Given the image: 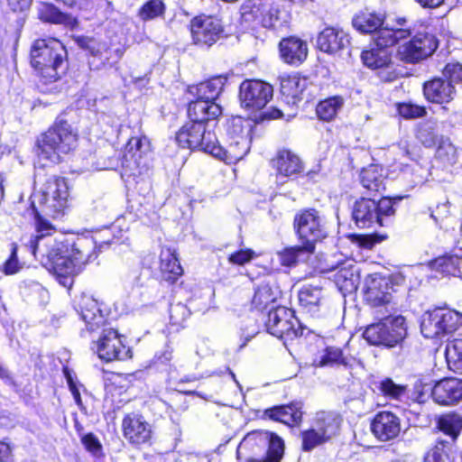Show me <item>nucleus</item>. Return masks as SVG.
I'll return each instance as SVG.
<instances>
[{"instance_id":"obj_12","label":"nucleus","mask_w":462,"mask_h":462,"mask_svg":"<svg viewBox=\"0 0 462 462\" xmlns=\"http://www.w3.org/2000/svg\"><path fill=\"white\" fill-rule=\"evenodd\" d=\"M176 142L182 148L199 149L212 154L213 146L217 143L215 133L207 131L204 125L189 120L176 134Z\"/></svg>"},{"instance_id":"obj_49","label":"nucleus","mask_w":462,"mask_h":462,"mask_svg":"<svg viewBox=\"0 0 462 462\" xmlns=\"http://www.w3.org/2000/svg\"><path fill=\"white\" fill-rule=\"evenodd\" d=\"M346 365V357L339 347L328 346L319 361L320 366Z\"/></svg>"},{"instance_id":"obj_47","label":"nucleus","mask_w":462,"mask_h":462,"mask_svg":"<svg viewBox=\"0 0 462 462\" xmlns=\"http://www.w3.org/2000/svg\"><path fill=\"white\" fill-rule=\"evenodd\" d=\"M459 259L455 256H442L432 262V268L445 274H452L457 271Z\"/></svg>"},{"instance_id":"obj_44","label":"nucleus","mask_w":462,"mask_h":462,"mask_svg":"<svg viewBox=\"0 0 462 462\" xmlns=\"http://www.w3.org/2000/svg\"><path fill=\"white\" fill-rule=\"evenodd\" d=\"M148 150V144L145 138L132 137L125 146V155L130 156L136 163L143 153Z\"/></svg>"},{"instance_id":"obj_48","label":"nucleus","mask_w":462,"mask_h":462,"mask_svg":"<svg viewBox=\"0 0 462 462\" xmlns=\"http://www.w3.org/2000/svg\"><path fill=\"white\" fill-rule=\"evenodd\" d=\"M310 252L305 249V245H297L285 249L283 252L279 254L280 262L284 266H292L304 254H310Z\"/></svg>"},{"instance_id":"obj_25","label":"nucleus","mask_w":462,"mask_h":462,"mask_svg":"<svg viewBox=\"0 0 462 462\" xmlns=\"http://www.w3.org/2000/svg\"><path fill=\"white\" fill-rule=\"evenodd\" d=\"M226 81L227 78L224 75L215 76L197 85L189 86L188 93L195 99L216 102L223 92Z\"/></svg>"},{"instance_id":"obj_36","label":"nucleus","mask_w":462,"mask_h":462,"mask_svg":"<svg viewBox=\"0 0 462 462\" xmlns=\"http://www.w3.org/2000/svg\"><path fill=\"white\" fill-rule=\"evenodd\" d=\"M39 18L46 23L64 24L73 27L77 23V20L60 12L56 6L51 4H43L39 8Z\"/></svg>"},{"instance_id":"obj_56","label":"nucleus","mask_w":462,"mask_h":462,"mask_svg":"<svg viewBox=\"0 0 462 462\" xmlns=\"http://www.w3.org/2000/svg\"><path fill=\"white\" fill-rule=\"evenodd\" d=\"M398 112L401 116L407 119L418 118L426 115V110L423 106L405 103L399 105Z\"/></svg>"},{"instance_id":"obj_42","label":"nucleus","mask_w":462,"mask_h":462,"mask_svg":"<svg viewBox=\"0 0 462 462\" xmlns=\"http://www.w3.org/2000/svg\"><path fill=\"white\" fill-rule=\"evenodd\" d=\"M302 450L311 451L318 446L328 441L315 427L301 432Z\"/></svg>"},{"instance_id":"obj_38","label":"nucleus","mask_w":462,"mask_h":462,"mask_svg":"<svg viewBox=\"0 0 462 462\" xmlns=\"http://www.w3.org/2000/svg\"><path fill=\"white\" fill-rule=\"evenodd\" d=\"M322 299V289L319 285L306 284L299 291V301L309 311H314Z\"/></svg>"},{"instance_id":"obj_64","label":"nucleus","mask_w":462,"mask_h":462,"mask_svg":"<svg viewBox=\"0 0 462 462\" xmlns=\"http://www.w3.org/2000/svg\"><path fill=\"white\" fill-rule=\"evenodd\" d=\"M424 8H436L443 4L444 0H416Z\"/></svg>"},{"instance_id":"obj_55","label":"nucleus","mask_w":462,"mask_h":462,"mask_svg":"<svg viewBox=\"0 0 462 462\" xmlns=\"http://www.w3.org/2000/svg\"><path fill=\"white\" fill-rule=\"evenodd\" d=\"M418 140L426 147H432L437 143V135L434 129L429 125H421L417 132Z\"/></svg>"},{"instance_id":"obj_8","label":"nucleus","mask_w":462,"mask_h":462,"mask_svg":"<svg viewBox=\"0 0 462 462\" xmlns=\"http://www.w3.org/2000/svg\"><path fill=\"white\" fill-rule=\"evenodd\" d=\"M394 213L393 201L389 198H383L379 201L361 199L353 206L352 217L357 226L365 228L374 225L384 226L387 218Z\"/></svg>"},{"instance_id":"obj_22","label":"nucleus","mask_w":462,"mask_h":462,"mask_svg":"<svg viewBox=\"0 0 462 462\" xmlns=\"http://www.w3.org/2000/svg\"><path fill=\"white\" fill-rule=\"evenodd\" d=\"M277 181L282 178H296L303 171L300 158L290 150H281L273 160Z\"/></svg>"},{"instance_id":"obj_62","label":"nucleus","mask_w":462,"mask_h":462,"mask_svg":"<svg viewBox=\"0 0 462 462\" xmlns=\"http://www.w3.org/2000/svg\"><path fill=\"white\" fill-rule=\"evenodd\" d=\"M11 9L14 12L27 9L32 0H7Z\"/></svg>"},{"instance_id":"obj_60","label":"nucleus","mask_w":462,"mask_h":462,"mask_svg":"<svg viewBox=\"0 0 462 462\" xmlns=\"http://www.w3.org/2000/svg\"><path fill=\"white\" fill-rule=\"evenodd\" d=\"M284 411H285V405L275 406V407L267 409L264 413L270 419L281 422L282 420V417H283Z\"/></svg>"},{"instance_id":"obj_53","label":"nucleus","mask_w":462,"mask_h":462,"mask_svg":"<svg viewBox=\"0 0 462 462\" xmlns=\"http://www.w3.org/2000/svg\"><path fill=\"white\" fill-rule=\"evenodd\" d=\"M445 442L439 441L425 456L424 462H450L448 454L444 450Z\"/></svg>"},{"instance_id":"obj_6","label":"nucleus","mask_w":462,"mask_h":462,"mask_svg":"<svg viewBox=\"0 0 462 462\" xmlns=\"http://www.w3.org/2000/svg\"><path fill=\"white\" fill-rule=\"evenodd\" d=\"M252 130L251 123L240 117L233 119L227 127V146L215 143L211 155L228 164L242 160L250 150Z\"/></svg>"},{"instance_id":"obj_17","label":"nucleus","mask_w":462,"mask_h":462,"mask_svg":"<svg viewBox=\"0 0 462 462\" xmlns=\"http://www.w3.org/2000/svg\"><path fill=\"white\" fill-rule=\"evenodd\" d=\"M223 32L220 20L214 16H198L190 23L193 42L202 47H209L216 43Z\"/></svg>"},{"instance_id":"obj_50","label":"nucleus","mask_w":462,"mask_h":462,"mask_svg":"<svg viewBox=\"0 0 462 462\" xmlns=\"http://www.w3.org/2000/svg\"><path fill=\"white\" fill-rule=\"evenodd\" d=\"M446 356L448 363H453L457 369L462 370V339H455L447 346Z\"/></svg>"},{"instance_id":"obj_40","label":"nucleus","mask_w":462,"mask_h":462,"mask_svg":"<svg viewBox=\"0 0 462 462\" xmlns=\"http://www.w3.org/2000/svg\"><path fill=\"white\" fill-rule=\"evenodd\" d=\"M92 242L86 239H79L69 247V255L72 258L73 262L77 263V269L79 272L82 265L88 262L90 256Z\"/></svg>"},{"instance_id":"obj_11","label":"nucleus","mask_w":462,"mask_h":462,"mask_svg":"<svg viewBox=\"0 0 462 462\" xmlns=\"http://www.w3.org/2000/svg\"><path fill=\"white\" fill-rule=\"evenodd\" d=\"M243 445L253 449H265L264 457H248L245 462H281L284 455V441L278 435L266 431L255 430L248 433L243 439Z\"/></svg>"},{"instance_id":"obj_4","label":"nucleus","mask_w":462,"mask_h":462,"mask_svg":"<svg viewBox=\"0 0 462 462\" xmlns=\"http://www.w3.org/2000/svg\"><path fill=\"white\" fill-rule=\"evenodd\" d=\"M69 188L64 178L51 176L48 178L42 189L32 196V207L35 215V225L38 220H44L40 210L46 216L59 217L68 208Z\"/></svg>"},{"instance_id":"obj_41","label":"nucleus","mask_w":462,"mask_h":462,"mask_svg":"<svg viewBox=\"0 0 462 462\" xmlns=\"http://www.w3.org/2000/svg\"><path fill=\"white\" fill-rule=\"evenodd\" d=\"M283 14L284 13L276 5H263L261 13V23L266 28L280 26L283 22Z\"/></svg>"},{"instance_id":"obj_23","label":"nucleus","mask_w":462,"mask_h":462,"mask_svg":"<svg viewBox=\"0 0 462 462\" xmlns=\"http://www.w3.org/2000/svg\"><path fill=\"white\" fill-rule=\"evenodd\" d=\"M76 310L90 331H94L105 324V317L97 305V301L89 295H81L77 301Z\"/></svg>"},{"instance_id":"obj_5","label":"nucleus","mask_w":462,"mask_h":462,"mask_svg":"<svg viewBox=\"0 0 462 462\" xmlns=\"http://www.w3.org/2000/svg\"><path fill=\"white\" fill-rule=\"evenodd\" d=\"M39 156L53 163L60 162L61 154H68L77 147L78 134L62 117H58L54 125L37 142Z\"/></svg>"},{"instance_id":"obj_32","label":"nucleus","mask_w":462,"mask_h":462,"mask_svg":"<svg viewBox=\"0 0 462 462\" xmlns=\"http://www.w3.org/2000/svg\"><path fill=\"white\" fill-rule=\"evenodd\" d=\"M337 268L338 270L335 274V280L339 289L346 292L356 291L360 280L357 267L347 263H342L340 266H328L329 270Z\"/></svg>"},{"instance_id":"obj_39","label":"nucleus","mask_w":462,"mask_h":462,"mask_svg":"<svg viewBox=\"0 0 462 462\" xmlns=\"http://www.w3.org/2000/svg\"><path fill=\"white\" fill-rule=\"evenodd\" d=\"M343 105L344 99L340 96L326 98L318 104L316 107L317 116L323 121H330L335 118Z\"/></svg>"},{"instance_id":"obj_16","label":"nucleus","mask_w":462,"mask_h":462,"mask_svg":"<svg viewBox=\"0 0 462 462\" xmlns=\"http://www.w3.org/2000/svg\"><path fill=\"white\" fill-rule=\"evenodd\" d=\"M92 349L106 362L126 359L130 352L123 344L121 336L114 328H104L98 340L93 342Z\"/></svg>"},{"instance_id":"obj_31","label":"nucleus","mask_w":462,"mask_h":462,"mask_svg":"<svg viewBox=\"0 0 462 462\" xmlns=\"http://www.w3.org/2000/svg\"><path fill=\"white\" fill-rule=\"evenodd\" d=\"M281 296V291L274 284H271L270 282H263L259 284L255 291L252 299V306L253 308L263 311L267 309L270 310H273L276 300Z\"/></svg>"},{"instance_id":"obj_18","label":"nucleus","mask_w":462,"mask_h":462,"mask_svg":"<svg viewBox=\"0 0 462 462\" xmlns=\"http://www.w3.org/2000/svg\"><path fill=\"white\" fill-rule=\"evenodd\" d=\"M393 286L380 275H369L365 279V300L372 308L385 307L393 299Z\"/></svg>"},{"instance_id":"obj_45","label":"nucleus","mask_w":462,"mask_h":462,"mask_svg":"<svg viewBox=\"0 0 462 462\" xmlns=\"http://www.w3.org/2000/svg\"><path fill=\"white\" fill-rule=\"evenodd\" d=\"M164 9V4L161 0H150L140 8L138 15L143 21L152 20L162 15Z\"/></svg>"},{"instance_id":"obj_63","label":"nucleus","mask_w":462,"mask_h":462,"mask_svg":"<svg viewBox=\"0 0 462 462\" xmlns=\"http://www.w3.org/2000/svg\"><path fill=\"white\" fill-rule=\"evenodd\" d=\"M282 116V113L281 110H279L277 108H271V109H268L267 111H264L261 115V117L263 119H276V118H280Z\"/></svg>"},{"instance_id":"obj_24","label":"nucleus","mask_w":462,"mask_h":462,"mask_svg":"<svg viewBox=\"0 0 462 462\" xmlns=\"http://www.w3.org/2000/svg\"><path fill=\"white\" fill-rule=\"evenodd\" d=\"M317 44L320 51L328 53H337L350 44L348 34L342 29L327 27L319 32Z\"/></svg>"},{"instance_id":"obj_19","label":"nucleus","mask_w":462,"mask_h":462,"mask_svg":"<svg viewBox=\"0 0 462 462\" xmlns=\"http://www.w3.org/2000/svg\"><path fill=\"white\" fill-rule=\"evenodd\" d=\"M435 402L440 405H454L462 401V380L447 377L435 383L431 391Z\"/></svg>"},{"instance_id":"obj_35","label":"nucleus","mask_w":462,"mask_h":462,"mask_svg":"<svg viewBox=\"0 0 462 462\" xmlns=\"http://www.w3.org/2000/svg\"><path fill=\"white\" fill-rule=\"evenodd\" d=\"M161 271L166 275L165 279L174 282L182 274V268L174 250L163 247L161 251Z\"/></svg>"},{"instance_id":"obj_10","label":"nucleus","mask_w":462,"mask_h":462,"mask_svg":"<svg viewBox=\"0 0 462 462\" xmlns=\"http://www.w3.org/2000/svg\"><path fill=\"white\" fill-rule=\"evenodd\" d=\"M407 25L413 30V32L409 37V41L398 43L396 57L401 61L414 64L432 55L438 48V41L432 33L416 31L408 21Z\"/></svg>"},{"instance_id":"obj_2","label":"nucleus","mask_w":462,"mask_h":462,"mask_svg":"<svg viewBox=\"0 0 462 462\" xmlns=\"http://www.w3.org/2000/svg\"><path fill=\"white\" fill-rule=\"evenodd\" d=\"M67 50L54 38L38 39L30 51V62L44 83L56 81L67 69Z\"/></svg>"},{"instance_id":"obj_1","label":"nucleus","mask_w":462,"mask_h":462,"mask_svg":"<svg viewBox=\"0 0 462 462\" xmlns=\"http://www.w3.org/2000/svg\"><path fill=\"white\" fill-rule=\"evenodd\" d=\"M53 232L51 223L38 220L37 235L31 237L29 246L35 257L40 256L42 265L60 278V283L71 286V277L79 273L77 263L69 255V245L52 237Z\"/></svg>"},{"instance_id":"obj_14","label":"nucleus","mask_w":462,"mask_h":462,"mask_svg":"<svg viewBox=\"0 0 462 462\" xmlns=\"http://www.w3.org/2000/svg\"><path fill=\"white\" fill-rule=\"evenodd\" d=\"M265 326L270 334L279 338L292 339L303 335V328L292 310L282 306L269 310Z\"/></svg>"},{"instance_id":"obj_27","label":"nucleus","mask_w":462,"mask_h":462,"mask_svg":"<svg viewBox=\"0 0 462 462\" xmlns=\"http://www.w3.org/2000/svg\"><path fill=\"white\" fill-rule=\"evenodd\" d=\"M423 93L427 100L444 104L453 100L456 89L451 82H447L443 78H435L423 85Z\"/></svg>"},{"instance_id":"obj_33","label":"nucleus","mask_w":462,"mask_h":462,"mask_svg":"<svg viewBox=\"0 0 462 462\" xmlns=\"http://www.w3.org/2000/svg\"><path fill=\"white\" fill-rule=\"evenodd\" d=\"M384 23V16L376 13L361 12L357 14L352 20L354 28L361 33H374V39L376 37V33L385 26H383Z\"/></svg>"},{"instance_id":"obj_37","label":"nucleus","mask_w":462,"mask_h":462,"mask_svg":"<svg viewBox=\"0 0 462 462\" xmlns=\"http://www.w3.org/2000/svg\"><path fill=\"white\" fill-rule=\"evenodd\" d=\"M437 428L455 441L462 430V416L454 412L441 415L437 420Z\"/></svg>"},{"instance_id":"obj_20","label":"nucleus","mask_w":462,"mask_h":462,"mask_svg":"<svg viewBox=\"0 0 462 462\" xmlns=\"http://www.w3.org/2000/svg\"><path fill=\"white\" fill-rule=\"evenodd\" d=\"M371 430L381 441L392 440L401 432V420L393 412L381 411L373 419Z\"/></svg>"},{"instance_id":"obj_46","label":"nucleus","mask_w":462,"mask_h":462,"mask_svg":"<svg viewBox=\"0 0 462 462\" xmlns=\"http://www.w3.org/2000/svg\"><path fill=\"white\" fill-rule=\"evenodd\" d=\"M379 390L386 397L400 400L406 393V386L397 384L390 378H385L381 381Z\"/></svg>"},{"instance_id":"obj_57","label":"nucleus","mask_w":462,"mask_h":462,"mask_svg":"<svg viewBox=\"0 0 462 462\" xmlns=\"http://www.w3.org/2000/svg\"><path fill=\"white\" fill-rule=\"evenodd\" d=\"M21 269L22 264L17 258V246L13 244L10 257L5 261L3 266V272L6 275H12L17 273Z\"/></svg>"},{"instance_id":"obj_30","label":"nucleus","mask_w":462,"mask_h":462,"mask_svg":"<svg viewBox=\"0 0 462 462\" xmlns=\"http://www.w3.org/2000/svg\"><path fill=\"white\" fill-rule=\"evenodd\" d=\"M342 421L341 415L336 411H319L312 419V426L329 440L338 434Z\"/></svg>"},{"instance_id":"obj_21","label":"nucleus","mask_w":462,"mask_h":462,"mask_svg":"<svg viewBox=\"0 0 462 462\" xmlns=\"http://www.w3.org/2000/svg\"><path fill=\"white\" fill-rule=\"evenodd\" d=\"M76 42L79 48L88 51V65L91 69H101L110 60L109 48L106 42L85 36L77 37Z\"/></svg>"},{"instance_id":"obj_34","label":"nucleus","mask_w":462,"mask_h":462,"mask_svg":"<svg viewBox=\"0 0 462 462\" xmlns=\"http://www.w3.org/2000/svg\"><path fill=\"white\" fill-rule=\"evenodd\" d=\"M384 175L383 169L377 165H370L360 173L362 186L370 192H381L384 189Z\"/></svg>"},{"instance_id":"obj_3","label":"nucleus","mask_w":462,"mask_h":462,"mask_svg":"<svg viewBox=\"0 0 462 462\" xmlns=\"http://www.w3.org/2000/svg\"><path fill=\"white\" fill-rule=\"evenodd\" d=\"M412 32L413 30L407 25L406 17H396L391 25L387 23L384 28L376 33L374 38L376 48L362 52L361 59L363 63L373 69L388 67L392 62L389 48L406 41Z\"/></svg>"},{"instance_id":"obj_7","label":"nucleus","mask_w":462,"mask_h":462,"mask_svg":"<svg viewBox=\"0 0 462 462\" xmlns=\"http://www.w3.org/2000/svg\"><path fill=\"white\" fill-rule=\"evenodd\" d=\"M407 328L402 316L387 317L367 326L364 338L371 345L393 347L406 337Z\"/></svg>"},{"instance_id":"obj_51","label":"nucleus","mask_w":462,"mask_h":462,"mask_svg":"<svg viewBox=\"0 0 462 462\" xmlns=\"http://www.w3.org/2000/svg\"><path fill=\"white\" fill-rule=\"evenodd\" d=\"M302 404L300 402L285 405L283 417L281 422L287 425H294L301 422L302 420Z\"/></svg>"},{"instance_id":"obj_61","label":"nucleus","mask_w":462,"mask_h":462,"mask_svg":"<svg viewBox=\"0 0 462 462\" xmlns=\"http://www.w3.org/2000/svg\"><path fill=\"white\" fill-rule=\"evenodd\" d=\"M0 462H14L10 446L4 441H0Z\"/></svg>"},{"instance_id":"obj_52","label":"nucleus","mask_w":462,"mask_h":462,"mask_svg":"<svg viewBox=\"0 0 462 462\" xmlns=\"http://www.w3.org/2000/svg\"><path fill=\"white\" fill-rule=\"evenodd\" d=\"M307 85V79L298 77H291L284 80L282 84V89L289 88L291 90L289 95L296 98L302 93Z\"/></svg>"},{"instance_id":"obj_43","label":"nucleus","mask_w":462,"mask_h":462,"mask_svg":"<svg viewBox=\"0 0 462 462\" xmlns=\"http://www.w3.org/2000/svg\"><path fill=\"white\" fill-rule=\"evenodd\" d=\"M436 156L442 162L452 165L457 162V148L451 143L449 139L441 138L438 144Z\"/></svg>"},{"instance_id":"obj_29","label":"nucleus","mask_w":462,"mask_h":462,"mask_svg":"<svg viewBox=\"0 0 462 462\" xmlns=\"http://www.w3.org/2000/svg\"><path fill=\"white\" fill-rule=\"evenodd\" d=\"M281 58L288 64H301L308 56V44L297 37L282 39L279 44Z\"/></svg>"},{"instance_id":"obj_13","label":"nucleus","mask_w":462,"mask_h":462,"mask_svg":"<svg viewBox=\"0 0 462 462\" xmlns=\"http://www.w3.org/2000/svg\"><path fill=\"white\" fill-rule=\"evenodd\" d=\"M294 227L300 240L309 252H313L315 243L326 236L322 220L314 209L297 214L294 217Z\"/></svg>"},{"instance_id":"obj_26","label":"nucleus","mask_w":462,"mask_h":462,"mask_svg":"<svg viewBox=\"0 0 462 462\" xmlns=\"http://www.w3.org/2000/svg\"><path fill=\"white\" fill-rule=\"evenodd\" d=\"M124 434L130 442L140 445L147 442L151 438V427L137 414H129L123 420Z\"/></svg>"},{"instance_id":"obj_59","label":"nucleus","mask_w":462,"mask_h":462,"mask_svg":"<svg viewBox=\"0 0 462 462\" xmlns=\"http://www.w3.org/2000/svg\"><path fill=\"white\" fill-rule=\"evenodd\" d=\"M81 441H82L83 445L85 446L86 449L94 455L98 454L102 449V446H101L99 440L92 433H88V434L83 436Z\"/></svg>"},{"instance_id":"obj_9","label":"nucleus","mask_w":462,"mask_h":462,"mask_svg":"<svg viewBox=\"0 0 462 462\" xmlns=\"http://www.w3.org/2000/svg\"><path fill=\"white\" fill-rule=\"evenodd\" d=\"M461 324L462 314L449 309L437 308L422 315L420 331L426 338H440L455 332Z\"/></svg>"},{"instance_id":"obj_28","label":"nucleus","mask_w":462,"mask_h":462,"mask_svg":"<svg viewBox=\"0 0 462 462\" xmlns=\"http://www.w3.org/2000/svg\"><path fill=\"white\" fill-rule=\"evenodd\" d=\"M222 115V107L214 101L191 100L188 106L189 120L204 125L208 121L217 119Z\"/></svg>"},{"instance_id":"obj_58","label":"nucleus","mask_w":462,"mask_h":462,"mask_svg":"<svg viewBox=\"0 0 462 462\" xmlns=\"http://www.w3.org/2000/svg\"><path fill=\"white\" fill-rule=\"evenodd\" d=\"M254 254V252L251 249L240 250L231 254L228 257V261L233 264L244 265L250 262Z\"/></svg>"},{"instance_id":"obj_15","label":"nucleus","mask_w":462,"mask_h":462,"mask_svg":"<svg viewBox=\"0 0 462 462\" xmlns=\"http://www.w3.org/2000/svg\"><path fill=\"white\" fill-rule=\"evenodd\" d=\"M273 87L262 80L246 79L239 88L241 106L250 111H258L265 107L273 97Z\"/></svg>"},{"instance_id":"obj_54","label":"nucleus","mask_w":462,"mask_h":462,"mask_svg":"<svg viewBox=\"0 0 462 462\" xmlns=\"http://www.w3.org/2000/svg\"><path fill=\"white\" fill-rule=\"evenodd\" d=\"M442 75L443 79L447 82H451L452 85L462 82V65L459 63H448L445 66Z\"/></svg>"}]
</instances>
